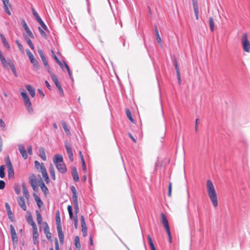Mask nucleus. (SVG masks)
<instances>
[{
  "mask_svg": "<svg viewBox=\"0 0 250 250\" xmlns=\"http://www.w3.org/2000/svg\"><path fill=\"white\" fill-rule=\"evenodd\" d=\"M207 191L213 206L216 207L218 206L217 193L212 182L210 180L207 181Z\"/></svg>",
  "mask_w": 250,
  "mask_h": 250,
  "instance_id": "f257e3e1",
  "label": "nucleus"
},
{
  "mask_svg": "<svg viewBox=\"0 0 250 250\" xmlns=\"http://www.w3.org/2000/svg\"><path fill=\"white\" fill-rule=\"evenodd\" d=\"M53 162L60 172L64 173L66 172V167L63 162V158L62 155L56 154L53 158Z\"/></svg>",
  "mask_w": 250,
  "mask_h": 250,
  "instance_id": "f03ea898",
  "label": "nucleus"
},
{
  "mask_svg": "<svg viewBox=\"0 0 250 250\" xmlns=\"http://www.w3.org/2000/svg\"><path fill=\"white\" fill-rule=\"evenodd\" d=\"M241 42L243 50L246 52H250V42L248 40L247 33L242 35Z\"/></svg>",
  "mask_w": 250,
  "mask_h": 250,
  "instance_id": "7ed1b4c3",
  "label": "nucleus"
},
{
  "mask_svg": "<svg viewBox=\"0 0 250 250\" xmlns=\"http://www.w3.org/2000/svg\"><path fill=\"white\" fill-rule=\"evenodd\" d=\"M5 162L7 168L8 176L9 179L12 178L14 176V168L8 156L5 158Z\"/></svg>",
  "mask_w": 250,
  "mask_h": 250,
  "instance_id": "20e7f679",
  "label": "nucleus"
},
{
  "mask_svg": "<svg viewBox=\"0 0 250 250\" xmlns=\"http://www.w3.org/2000/svg\"><path fill=\"white\" fill-rule=\"evenodd\" d=\"M26 54L28 56L31 62L33 64L34 68L36 70H38L40 68V64L39 62L36 60V59L34 58L32 53L30 52L29 50H27L26 51Z\"/></svg>",
  "mask_w": 250,
  "mask_h": 250,
  "instance_id": "39448f33",
  "label": "nucleus"
},
{
  "mask_svg": "<svg viewBox=\"0 0 250 250\" xmlns=\"http://www.w3.org/2000/svg\"><path fill=\"white\" fill-rule=\"evenodd\" d=\"M32 12L33 13V15L35 17L36 20L37 21L40 23V24L42 26V27L46 31L48 30L47 27L45 24V23L43 22L41 17L39 16L38 13L36 11V10L34 8H32Z\"/></svg>",
  "mask_w": 250,
  "mask_h": 250,
  "instance_id": "423d86ee",
  "label": "nucleus"
},
{
  "mask_svg": "<svg viewBox=\"0 0 250 250\" xmlns=\"http://www.w3.org/2000/svg\"><path fill=\"white\" fill-rule=\"evenodd\" d=\"M65 147L66 149L67 154L69 157V160L71 162L73 161V154L72 152V147L68 143L67 141H65L64 143Z\"/></svg>",
  "mask_w": 250,
  "mask_h": 250,
  "instance_id": "0eeeda50",
  "label": "nucleus"
},
{
  "mask_svg": "<svg viewBox=\"0 0 250 250\" xmlns=\"http://www.w3.org/2000/svg\"><path fill=\"white\" fill-rule=\"evenodd\" d=\"M161 223L164 225V227L166 231L170 230V228L169 226L168 222L166 216L163 213H162L161 214Z\"/></svg>",
  "mask_w": 250,
  "mask_h": 250,
  "instance_id": "6e6552de",
  "label": "nucleus"
},
{
  "mask_svg": "<svg viewBox=\"0 0 250 250\" xmlns=\"http://www.w3.org/2000/svg\"><path fill=\"white\" fill-rule=\"evenodd\" d=\"M5 207L8 218L11 220V221L13 222L14 220V214L11 209L10 205L6 202L5 203Z\"/></svg>",
  "mask_w": 250,
  "mask_h": 250,
  "instance_id": "1a4fd4ad",
  "label": "nucleus"
},
{
  "mask_svg": "<svg viewBox=\"0 0 250 250\" xmlns=\"http://www.w3.org/2000/svg\"><path fill=\"white\" fill-rule=\"evenodd\" d=\"M10 229L12 241L13 243H17L18 242V237L17 236L16 230L13 225H10Z\"/></svg>",
  "mask_w": 250,
  "mask_h": 250,
  "instance_id": "9d476101",
  "label": "nucleus"
},
{
  "mask_svg": "<svg viewBox=\"0 0 250 250\" xmlns=\"http://www.w3.org/2000/svg\"><path fill=\"white\" fill-rule=\"evenodd\" d=\"M18 148L22 157L24 158V159H26L28 157V155L24 145L22 144H19L18 145Z\"/></svg>",
  "mask_w": 250,
  "mask_h": 250,
  "instance_id": "9b49d317",
  "label": "nucleus"
},
{
  "mask_svg": "<svg viewBox=\"0 0 250 250\" xmlns=\"http://www.w3.org/2000/svg\"><path fill=\"white\" fill-rule=\"evenodd\" d=\"M25 105L27 107V109L29 113L32 114L33 112V109L31 106V103L29 97L23 100Z\"/></svg>",
  "mask_w": 250,
  "mask_h": 250,
  "instance_id": "f8f14e48",
  "label": "nucleus"
},
{
  "mask_svg": "<svg viewBox=\"0 0 250 250\" xmlns=\"http://www.w3.org/2000/svg\"><path fill=\"white\" fill-rule=\"evenodd\" d=\"M18 203L21 208L23 210H26L27 209V207L25 205V200L23 197H20L17 199Z\"/></svg>",
  "mask_w": 250,
  "mask_h": 250,
  "instance_id": "ddd939ff",
  "label": "nucleus"
},
{
  "mask_svg": "<svg viewBox=\"0 0 250 250\" xmlns=\"http://www.w3.org/2000/svg\"><path fill=\"white\" fill-rule=\"evenodd\" d=\"M2 1L4 9L5 12L8 15H11V13L9 9V6H10L9 0H1Z\"/></svg>",
  "mask_w": 250,
  "mask_h": 250,
  "instance_id": "4468645a",
  "label": "nucleus"
},
{
  "mask_svg": "<svg viewBox=\"0 0 250 250\" xmlns=\"http://www.w3.org/2000/svg\"><path fill=\"white\" fill-rule=\"evenodd\" d=\"M39 233L38 232L37 228L33 229V239L34 244H38L39 243L38 240Z\"/></svg>",
  "mask_w": 250,
  "mask_h": 250,
  "instance_id": "2eb2a0df",
  "label": "nucleus"
},
{
  "mask_svg": "<svg viewBox=\"0 0 250 250\" xmlns=\"http://www.w3.org/2000/svg\"><path fill=\"white\" fill-rule=\"evenodd\" d=\"M39 186L40 187L42 191L45 195H47L49 193V190L47 187L45 185L43 181H41L39 182Z\"/></svg>",
  "mask_w": 250,
  "mask_h": 250,
  "instance_id": "dca6fc26",
  "label": "nucleus"
},
{
  "mask_svg": "<svg viewBox=\"0 0 250 250\" xmlns=\"http://www.w3.org/2000/svg\"><path fill=\"white\" fill-rule=\"evenodd\" d=\"M57 229L60 241L61 243L62 244L63 243L64 236L63 232L62 231V227L59 226L57 228Z\"/></svg>",
  "mask_w": 250,
  "mask_h": 250,
  "instance_id": "f3484780",
  "label": "nucleus"
},
{
  "mask_svg": "<svg viewBox=\"0 0 250 250\" xmlns=\"http://www.w3.org/2000/svg\"><path fill=\"white\" fill-rule=\"evenodd\" d=\"M72 175L73 178V180L75 182H78L79 180V177L78 175V173L77 172V170L76 167H73L72 168Z\"/></svg>",
  "mask_w": 250,
  "mask_h": 250,
  "instance_id": "a211bd4d",
  "label": "nucleus"
},
{
  "mask_svg": "<svg viewBox=\"0 0 250 250\" xmlns=\"http://www.w3.org/2000/svg\"><path fill=\"white\" fill-rule=\"evenodd\" d=\"M26 221L28 222V223L32 227L33 229L37 228L36 225L34 222L33 219V217L30 213L29 216L27 218Z\"/></svg>",
  "mask_w": 250,
  "mask_h": 250,
  "instance_id": "6ab92c4d",
  "label": "nucleus"
},
{
  "mask_svg": "<svg viewBox=\"0 0 250 250\" xmlns=\"http://www.w3.org/2000/svg\"><path fill=\"white\" fill-rule=\"evenodd\" d=\"M39 154L40 157L43 160L46 161V156L45 154V152L44 149L41 147L39 148Z\"/></svg>",
  "mask_w": 250,
  "mask_h": 250,
  "instance_id": "aec40b11",
  "label": "nucleus"
},
{
  "mask_svg": "<svg viewBox=\"0 0 250 250\" xmlns=\"http://www.w3.org/2000/svg\"><path fill=\"white\" fill-rule=\"evenodd\" d=\"M26 88L28 91L29 94L32 97H34L35 96V91L30 85L27 84L25 86Z\"/></svg>",
  "mask_w": 250,
  "mask_h": 250,
  "instance_id": "412c9836",
  "label": "nucleus"
},
{
  "mask_svg": "<svg viewBox=\"0 0 250 250\" xmlns=\"http://www.w3.org/2000/svg\"><path fill=\"white\" fill-rule=\"evenodd\" d=\"M49 171L52 178L54 180H56L55 169L52 164H50L49 167Z\"/></svg>",
  "mask_w": 250,
  "mask_h": 250,
  "instance_id": "4be33fe9",
  "label": "nucleus"
},
{
  "mask_svg": "<svg viewBox=\"0 0 250 250\" xmlns=\"http://www.w3.org/2000/svg\"><path fill=\"white\" fill-rule=\"evenodd\" d=\"M50 76H51V78L52 81L55 83L56 86L58 87L59 85H60L61 84L58 81V79L57 76L54 74L52 73L51 72L50 73Z\"/></svg>",
  "mask_w": 250,
  "mask_h": 250,
  "instance_id": "5701e85b",
  "label": "nucleus"
},
{
  "mask_svg": "<svg viewBox=\"0 0 250 250\" xmlns=\"http://www.w3.org/2000/svg\"><path fill=\"white\" fill-rule=\"evenodd\" d=\"M0 37L1 39V41L2 42V43L4 45V46L7 49H9L10 47V45L8 43V42H7V41H6V40L5 38L4 37V36H3V35L2 34H0Z\"/></svg>",
  "mask_w": 250,
  "mask_h": 250,
  "instance_id": "b1692460",
  "label": "nucleus"
},
{
  "mask_svg": "<svg viewBox=\"0 0 250 250\" xmlns=\"http://www.w3.org/2000/svg\"><path fill=\"white\" fill-rule=\"evenodd\" d=\"M62 125L63 128V129H64V130L65 131V133L66 134V135L70 136L71 135V132H70L69 129H68V128L67 127V124H66V123L64 121H62Z\"/></svg>",
  "mask_w": 250,
  "mask_h": 250,
  "instance_id": "393cba45",
  "label": "nucleus"
},
{
  "mask_svg": "<svg viewBox=\"0 0 250 250\" xmlns=\"http://www.w3.org/2000/svg\"><path fill=\"white\" fill-rule=\"evenodd\" d=\"M41 59L42 62V63H43V64L44 65V66L45 67L46 69H47L48 72L49 73H51L50 68L49 65L48 64L47 61L46 60L45 57H44L43 58H41Z\"/></svg>",
  "mask_w": 250,
  "mask_h": 250,
  "instance_id": "a878e982",
  "label": "nucleus"
},
{
  "mask_svg": "<svg viewBox=\"0 0 250 250\" xmlns=\"http://www.w3.org/2000/svg\"><path fill=\"white\" fill-rule=\"evenodd\" d=\"M36 214L37 216V223L38 224L41 225L42 220V215L40 213V212L38 210L36 211Z\"/></svg>",
  "mask_w": 250,
  "mask_h": 250,
  "instance_id": "bb28decb",
  "label": "nucleus"
},
{
  "mask_svg": "<svg viewBox=\"0 0 250 250\" xmlns=\"http://www.w3.org/2000/svg\"><path fill=\"white\" fill-rule=\"evenodd\" d=\"M74 241L76 248L77 249H78L79 250H80V249L81 248V244L79 237L78 236H76L75 237Z\"/></svg>",
  "mask_w": 250,
  "mask_h": 250,
  "instance_id": "cd10ccee",
  "label": "nucleus"
},
{
  "mask_svg": "<svg viewBox=\"0 0 250 250\" xmlns=\"http://www.w3.org/2000/svg\"><path fill=\"white\" fill-rule=\"evenodd\" d=\"M56 221L57 223V228L59 226L62 227L61 224V218L60 216L59 211L56 212Z\"/></svg>",
  "mask_w": 250,
  "mask_h": 250,
  "instance_id": "c85d7f7f",
  "label": "nucleus"
},
{
  "mask_svg": "<svg viewBox=\"0 0 250 250\" xmlns=\"http://www.w3.org/2000/svg\"><path fill=\"white\" fill-rule=\"evenodd\" d=\"M125 113H126V115L127 117H128V118L129 119V120L132 123H134V119H133V118L132 117L131 113V111H130V110L128 109H126L125 110Z\"/></svg>",
  "mask_w": 250,
  "mask_h": 250,
  "instance_id": "c756f323",
  "label": "nucleus"
},
{
  "mask_svg": "<svg viewBox=\"0 0 250 250\" xmlns=\"http://www.w3.org/2000/svg\"><path fill=\"white\" fill-rule=\"evenodd\" d=\"M209 25L210 30L213 32L214 30V22L213 19L212 17L209 18Z\"/></svg>",
  "mask_w": 250,
  "mask_h": 250,
  "instance_id": "7c9ffc66",
  "label": "nucleus"
},
{
  "mask_svg": "<svg viewBox=\"0 0 250 250\" xmlns=\"http://www.w3.org/2000/svg\"><path fill=\"white\" fill-rule=\"evenodd\" d=\"M30 184L31 186L37 185V182L35 178V176L34 175H33L30 178Z\"/></svg>",
  "mask_w": 250,
  "mask_h": 250,
  "instance_id": "2f4dec72",
  "label": "nucleus"
},
{
  "mask_svg": "<svg viewBox=\"0 0 250 250\" xmlns=\"http://www.w3.org/2000/svg\"><path fill=\"white\" fill-rule=\"evenodd\" d=\"M5 166L4 165H1L0 166V177L1 178H3L5 177Z\"/></svg>",
  "mask_w": 250,
  "mask_h": 250,
  "instance_id": "473e14b6",
  "label": "nucleus"
},
{
  "mask_svg": "<svg viewBox=\"0 0 250 250\" xmlns=\"http://www.w3.org/2000/svg\"><path fill=\"white\" fill-rule=\"evenodd\" d=\"M8 64L10 66V67L12 71L13 74L15 75V76H17L16 70L15 67V65H14L13 63L12 62H8Z\"/></svg>",
  "mask_w": 250,
  "mask_h": 250,
  "instance_id": "72a5a7b5",
  "label": "nucleus"
},
{
  "mask_svg": "<svg viewBox=\"0 0 250 250\" xmlns=\"http://www.w3.org/2000/svg\"><path fill=\"white\" fill-rule=\"evenodd\" d=\"M147 237H148V242H149V245H150L151 250H156L155 248V246L153 244L152 238H151L150 236L148 235Z\"/></svg>",
  "mask_w": 250,
  "mask_h": 250,
  "instance_id": "f704fd0d",
  "label": "nucleus"
},
{
  "mask_svg": "<svg viewBox=\"0 0 250 250\" xmlns=\"http://www.w3.org/2000/svg\"><path fill=\"white\" fill-rule=\"evenodd\" d=\"M23 194L26 199H28L29 195L28 194V190L25 185H22Z\"/></svg>",
  "mask_w": 250,
  "mask_h": 250,
  "instance_id": "c9c22d12",
  "label": "nucleus"
},
{
  "mask_svg": "<svg viewBox=\"0 0 250 250\" xmlns=\"http://www.w3.org/2000/svg\"><path fill=\"white\" fill-rule=\"evenodd\" d=\"M43 225L44 226L43 228L44 233L45 234H46L47 233L50 232L49 228V226H48L47 223L46 222H43Z\"/></svg>",
  "mask_w": 250,
  "mask_h": 250,
  "instance_id": "e433bc0d",
  "label": "nucleus"
},
{
  "mask_svg": "<svg viewBox=\"0 0 250 250\" xmlns=\"http://www.w3.org/2000/svg\"><path fill=\"white\" fill-rule=\"evenodd\" d=\"M35 199L38 206L39 207V208H41L43 204L42 201L41 200L40 198L37 196H36Z\"/></svg>",
  "mask_w": 250,
  "mask_h": 250,
  "instance_id": "4c0bfd02",
  "label": "nucleus"
},
{
  "mask_svg": "<svg viewBox=\"0 0 250 250\" xmlns=\"http://www.w3.org/2000/svg\"><path fill=\"white\" fill-rule=\"evenodd\" d=\"M67 210L68 211L69 218L70 219H72L73 217V211H72V208L71 206L69 205L67 207Z\"/></svg>",
  "mask_w": 250,
  "mask_h": 250,
  "instance_id": "58836bf2",
  "label": "nucleus"
},
{
  "mask_svg": "<svg viewBox=\"0 0 250 250\" xmlns=\"http://www.w3.org/2000/svg\"><path fill=\"white\" fill-rule=\"evenodd\" d=\"M25 40H26V42H27L28 45H29L30 47L31 48V49L32 50L34 49V47L33 44L32 43L31 40L27 37H25Z\"/></svg>",
  "mask_w": 250,
  "mask_h": 250,
  "instance_id": "ea45409f",
  "label": "nucleus"
},
{
  "mask_svg": "<svg viewBox=\"0 0 250 250\" xmlns=\"http://www.w3.org/2000/svg\"><path fill=\"white\" fill-rule=\"evenodd\" d=\"M72 200L73 204H78V197L77 195V193L72 195Z\"/></svg>",
  "mask_w": 250,
  "mask_h": 250,
  "instance_id": "a19ab883",
  "label": "nucleus"
},
{
  "mask_svg": "<svg viewBox=\"0 0 250 250\" xmlns=\"http://www.w3.org/2000/svg\"><path fill=\"white\" fill-rule=\"evenodd\" d=\"M25 31H26V32L27 33V34L30 37H31V38H34V35L29 28L27 29H26L25 30Z\"/></svg>",
  "mask_w": 250,
  "mask_h": 250,
  "instance_id": "79ce46f5",
  "label": "nucleus"
},
{
  "mask_svg": "<svg viewBox=\"0 0 250 250\" xmlns=\"http://www.w3.org/2000/svg\"><path fill=\"white\" fill-rule=\"evenodd\" d=\"M81 226L82 228H83V227H86V224L84 221V218L83 216L82 215L81 217Z\"/></svg>",
  "mask_w": 250,
  "mask_h": 250,
  "instance_id": "37998d69",
  "label": "nucleus"
},
{
  "mask_svg": "<svg viewBox=\"0 0 250 250\" xmlns=\"http://www.w3.org/2000/svg\"><path fill=\"white\" fill-rule=\"evenodd\" d=\"M21 23L24 30L29 28L24 19L21 20Z\"/></svg>",
  "mask_w": 250,
  "mask_h": 250,
  "instance_id": "c03bdc74",
  "label": "nucleus"
},
{
  "mask_svg": "<svg viewBox=\"0 0 250 250\" xmlns=\"http://www.w3.org/2000/svg\"><path fill=\"white\" fill-rule=\"evenodd\" d=\"M74 208L75 213L77 214L79 211V203L78 204H74Z\"/></svg>",
  "mask_w": 250,
  "mask_h": 250,
  "instance_id": "a18cd8bd",
  "label": "nucleus"
},
{
  "mask_svg": "<svg viewBox=\"0 0 250 250\" xmlns=\"http://www.w3.org/2000/svg\"><path fill=\"white\" fill-rule=\"evenodd\" d=\"M39 31L41 35V36L43 37H46V33L44 32V31L41 28V27H39Z\"/></svg>",
  "mask_w": 250,
  "mask_h": 250,
  "instance_id": "49530a36",
  "label": "nucleus"
},
{
  "mask_svg": "<svg viewBox=\"0 0 250 250\" xmlns=\"http://www.w3.org/2000/svg\"><path fill=\"white\" fill-rule=\"evenodd\" d=\"M171 189H172V183L170 182L168 185V196H171Z\"/></svg>",
  "mask_w": 250,
  "mask_h": 250,
  "instance_id": "de8ad7c7",
  "label": "nucleus"
},
{
  "mask_svg": "<svg viewBox=\"0 0 250 250\" xmlns=\"http://www.w3.org/2000/svg\"><path fill=\"white\" fill-rule=\"evenodd\" d=\"M38 52L41 57V58H43L45 57L44 55V53L43 52V51L41 49H38Z\"/></svg>",
  "mask_w": 250,
  "mask_h": 250,
  "instance_id": "09e8293b",
  "label": "nucleus"
},
{
  "mask_svg": "<svg viewBox=\"0 0 250 250\" xmlns=\"http://www.w3.org/2000/svg\"><path fill=\"white\" fill-rule=\"evenodd\" d=\"M55 250H60L59 243L57 238L55 240Z\"/></svg>",
  "mask_w": 250,
  "mask_h": 250,
  "instance_id": "8fccbe9b",
  "label": "nucleus"
},
{
  "mask_svg": "<svg viewBox=\"0 0 250 250\" xmlns=\"http://www.w3.org/2000/svg\"><path fill=\"white\" fill-rule=\"evenodd\" d=\"M0 126L3 128V130L5 129V124L1 119H0Z\"/></svg>",
  "mask_w": 250,
  "mask_h": 250,
  "instance_id": "3c124183",
  "label": "nucleus"
},
{
  "mask_svg": "<svg viewBox=\"0 0 250 250\" xmlns=\"http://www.w3.org/2000/svg\"><path fill=\"white\" fill-rule=\"evenodd\" d=\"M0 60L2 64L4 65L5 64V63H6V60L2 54L0 55Z\"/></svg>",
  "mask_w": 250,
  "mask_h": 250,
  "instance_id": "603ef678",
  "label": "nucleus"
},
{
  "mask_svg": "<svg viewBox=\"0 0 250 250\" xmlns=\"http://www.w3.org/2000/svg\"><path fill=\"white\" fill-rule=\"evenodd\" d=\"M21 95L23 100H24L25 99H26V98H28V96L27 93L25 92H22L21 93Z\"/></svg>",
  "mask_w": 250,
  "mask_h": 250,
  "instance_id": "864d4df0",
  "label": "nucleus"
},
{
  "mask_svg": "<svg viewBox=\"0 0 250 250\" xmlns=\"http://www.w3.org/2000/svg\"><path fill=\"white\" fill-rule=\"evenodd\" d=\"M166 232H167L168 237V241L169 243H171L172 242V236H171L170 230L167 231Z\"/></svg>",
  "mask_w": 250,
  "mask_h": 250,
  "instance_id": "5fc2aeb1",
  "label": "nucleus"
},
{
  "mask_svg": "<svg viewBox=\"0 0 250 250\" xmlns=\"http://www.w3.org/2000/svg\"><path fill=\"white\" fill-rule=\"evenodd\" d=\"M5 186V183L4 181L2 180H0V189H2L4 188Z\"/></svg>",
  "mask_w": 250,
  "mask_h": 250,
  "instance_id": "6e6d98bb",
  "label": "nucleus"
},
{
  "mask_svg": "<svg viewBox=\"0 0 250 250\" xmlns=\"http://www.w3.org/2000/svg\"><path fill=\"white\" fill-rule=\"evenodd\" d=\"M52 53H53V58L54 59H55V60L56 61V62H57V63H61V61L59 60V59L58 58V57L56 56V55L54 53V52L53 50H52Z\"/></svg>",
  "mask_w": 250,
  "mask_h": 250,
  "instance_id": "4d7b16f0",
  "label": "nucleus"
},
{
  "mask_svg": "<svg viewBox=\"0 0 250 250\" xmlns=\"http://www.w3.org/2000/svg\"><path fill=\"white\" fill-rule=\"evenodd\" d=\"M156 40L158 43H160L161 46H162V44L161 43L162 42V40L161 38L159 35V34H158L157 35H156Z\"/></svg>",
  "mask_w": 250,
  "mask_h": 250,
  "instance_id": "13d9d810",
  "label": "nucleus"
},
{
  "mask_svg": "<svg viewBox=\"0 0 250 250\" xmlns=\"http://www.w3.org/2000/svg\"><path fill=\"white\" fill-rule=\"evenodd\" d=\"M82 231L83 236H85L86 235V231H87L86 227H83V228H82Z\"/></svg>",
  "mask_w": 250,
  "mask_h": 250,
  "instance_id": "bf43d9fd",
  "label": "nucleus"
},
{
  "mask_svg": "<svg viewBox=\"0 0 250 250\" xmlns=\"http://www.w3.org/2000/svg\"><path fill=\"white\" fill-rule=\"evenodd\" d=\"M16 43L17 44V45H18V47L19 49L21 51H22V50H23L22 45L18 41H16Z\"/></svg>",
  "mask_w": 250,
  "mask_h": 250,
  "instance_id": "052dcab7",
  "label": "nucleus"
},
{
  "mask_svg": "<svg viewBox=\"0 0 250 250\" xmlns=\"http://www.w3.org/2000/svg\"><path fill=\"white\" fill-rule=\"evenodd\" d=\"M27 152L30 155L32 154V147L31 146H28Z\"/></svg>",
  "mask_w": 250,
  "mask_h": 250,
  "instance_id": "680f3d73",
  "label": "nucleus"
},
{
  "mask_svg": "<svg viewBox=\"0 0 250 250\" xmlns=\"http://www.w3.org/2000/svg\"><path fill=\"white\" fill-rule=\"evenodd\" d=\"M40 168L42 173L46 171V169L44 166L43 165V164H42V165L40 166Z\"/></svg>",
  "mask_w": 250,
  "mask_h": 250,
  "instance_id": "e2e57ef3",
  "label": "nucleus"
},
{
  "mask_svg": "<svg viewBox=\"0 0 250 250\" xmlns=\"http://www.w3.org/2000/svg\"><path fill=\"white\" fill-rule=\"evenodd\" d=\"M71 190L72 191L73 194H75V193H77V191H76V189L74 186H72L71 187Z\"/></svg>",
  "mask_w": 250,
  "mask_h": 250,
  "instance_id": "0e129e2a",
  "label": "nucleus"
},
{
  "mask_svg": "<svg viewBox=\"0 0 250 250\" xmlns=\"http://www.w3.org/2000/svg\"><path fill=\"white\" fill-rule=\"evenodd\" d=\"M194 12H199L198 5H193Z\"/></svg>",
  "mask_w": 250,
  "mask_h": 250,
  "instance_id": "69168bd1",
  "label": "nucleus"
},
{
  "mask_svg": "<svg viewBox=\"0 0 250 250\" xmlns=\"http://www.w3.org/2000/svg\"><path fill=\"white\" fill-rule=\"evenodd\" d=\"M58 89V90L59 91V92L61 94H62L63 93V89L61 86V85H59L58 87H57Z\"/></svg>",
  "mask_w": 250,
  "mask_h": 250,
  "instance_id": "338daca9",
  "label": "nucleus"
},
{
  "mask_svg": "<svg viewBox=\"0 0 250 250\" xmlns=\"http://www.w3.org/2000/svg\"><path fill=\"white\" fill-rule=\"evenodd\" d=\"M45 235L48 240H50L52 238V234L50 232L47 233L46 234H45Z\"/></svg>",
  "mask_w": 250,
  "mask_h": 250,
  "instance_id": "774afa93",
  "label": "nucleus"
}]
</instances>
